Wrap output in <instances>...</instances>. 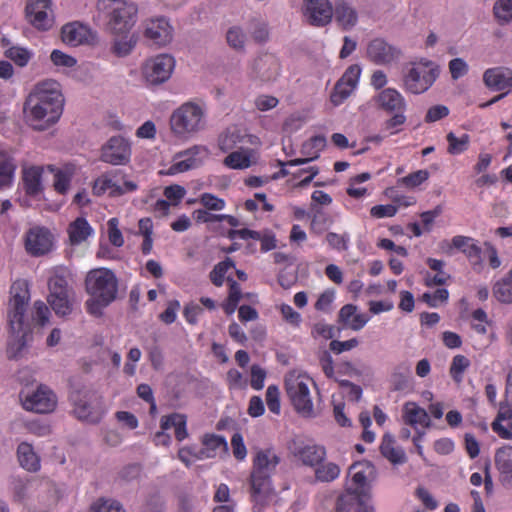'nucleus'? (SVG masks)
Segmentation results:
<instances>
[{
	"label": "nucleus",
	"mask_w": 512,
	"mask_h": 512,
	"mask_svg": "<svg viewBox=\"0 0 512 512\" xmlns=\"http://www.w3.org/2000/svg\"><path fill=\"white\" fill-rule=\"evenodd\" d=\"M63 108L60 84L48 79L37 83L28 94L23 104V115L30 127L43 131L60 119Z\"/></svg>",
	"instance_id": "f257e3e1"
},
{
	"label": "nucleus",
	"mask_w": 512,
	"mask_h": 512,
	"mask_svg": "<svg viewBox=\"0 0 512 512\" xmlns=\"http://www.w3.org/2000/svg\"><path fill=\"white\" fill-rule=\"evenodd\" d=\"M11 298L8 308L9 340L7 344V357L18 358L27 343V336L31 332L27 319V305L30 300L28 285L24 280H16L10 288Z\"/></svg>",
	"instance_id": "f03ea898"
},
{
	"label": "nucleus",
	"mask_w": 512,
	"mask_h": 512,
	"mask_svg": "<svg viewBox=\"0 0 512 512\" xmlns=\"http://www.w3.org/2000/svg\"><path fill=\"white\" fill-rule=\"evenodd\" d=\"M86 292L90 298L85 306L89 314L100 317L103 309L117 297L118 279L108 268H97L88 272L85 279Z\"/></svg>",
	"instance_id": "7ed1b4c3"
},
{
	"label": "nucleus",
	"mask_w": 512,
	"mask_h": 512,
	"mask_svg": "<svg viewBox=\"0 0 512 512\" xmlns=\"http://www.w3.org/2000/svg\"><path fill=\"white\" fill-rule=\"evenodd\" d=\"M97 8L103 13L110 34L132 31L138 18V6L131 0H98Z\"/></svg>",
	"instance_id": "20e7f679"
},
{
	"label": "nucleus",
	"mask_w": 512,
	"mask_h": 512,
	"mask_svg": "<svg viewBox=\"0 0 512 512\" xmlns=\"http://www.w3.org/2000/svg\"><path fill=\"white\" fill-rule=\"evenodd\" d=\"M206 110V104L202 100L184 102L171 114L172 132L184 138L198 133L205 127Z\"/></svg>",
	"instance_id": "39448f33"
},
{
	"label": "nucleus",
	"mask_w": 512,
	"mask_h": 512,
	"mask_svg": "<svg viewBox=\"0 0 512 512\" xmlns=\"http://www.w3.org/2000/svg\"><path fill=\"white\" fill-rule=\"evenodd\" d=\"M279 461L273 450L258 451L254 457L250 482L255 502L263 503L272 494L270 475L275 471Z\"/></svg>",
	"instance_id": "423d86ee"
},
{
	"label": "nucleus",
	"mask_w": 512,
	"mask_h": 512,
	"mask_svg": "<svg viewBox=\"0 0 512 512\" xmlns=\"http://www.w3.org/2000/svg\"><path fill=\"white\" fill-rule=\"evenodd\" d=\"M17 496L27 500L34 512H50L60 498L59 488L48 480L33 481L17 490Z\"/></svg>",
	"instance_id": "0eeeda50"
},
{
	"label": "nucleus",
	"mask_w": 512,
	"mask_h": 512,
	"mask_svg": "<svg viewBox=\"0 0 512 512\" xmlns=\"http://www.w3.org/2000/svg\"><path fill=\"white\" fill-rule=\"evenodd\" d=\"M69 271L65 267H55L48 278V302L54 312L60 316L69 315L72 311L70 299L71 289L68 284Z\"/></svg>",
	"instance_id": "6e6552de"
},
{
	"label": "nucleus",
	"mask_w": 512,
	"mask_h": 512,
	"mask_svg": "<svg viewBox=\"0 0 512 512\" xmlns=\"http://www.w3.org/2000/svg\"><path fill=\"white\" fill-rule=\"evenodd\" d=\"M438 76V66L433 61L421 59L410 63L403 75V86L409 93L422 94L434 84Z\"/></svg>",
	"instance_id": "1a4fd4ad"
},
{
	"label": "nucleus",
	"mask_w": 512,
	"mask_h": 512,
	"mask_svg": "<svg viewBox=\"0 0 512 512\" xmlns=\"http://www.w3.org/2000/svg\"><path fill=\"white\" fill-rule=\"evenodd\" d=\"M137 189L138 184L118 169L101 174L92 184V193L98 197L106 193L113 198L120 197Z\"/></svg>",
	"instance_id": "9d476101"
},
{
	"label": "nucleus",
	"mask_w": 512,
	"mask_h": 512,
	"mask_svg": "<svg viewBox=\"0 0 512 512\" xmlns=\"http://www.w3.org/2000/svg\"><path fill=\"white\" fill-rule=\"evenodd\" d=\"M312 379L296 371L289 372L284 381L285 390L291 404L298 413L310 414L313 402L310 395L309 383Z\"/></svg>",
	"instance_id": "9b49d317"
},
{
	"label": "nucleus",
	"mask_w": 512,
	"mask_h": 512,
	"mask_svg": "<svg viewBox=\"0 0 512 512\" xmlns=\"http://www.w3.org/2000/svg\"><path fill=\"white\" fill-rule=\"evenodd\" d=\"M175 68V59L169 54H159L147 59L142 67V74L146 82L158 85L166 82Z\"/></svg>",
	"instance_id": "f8f14e48"
},
{
	"label": "nucleus",
	"mask_w": 512,
	"mask_h": 512,
	"mask_svg": "<svg viewBox=\"0 0 512 512\" xmlns=\"http://www.w3.org/2000/svg\"><path fill=\"white\" fill-rule=\"evenodd\" d=\"M375 477L376 469L371 462H355L349 467L346 490L369 494V484Z\"/></svg>",
	"instance_id": "ddd939ff"
},
{
	"label": "nucleus",
	"mask_w": 512,
	"mask_h": 512,
	"mask_svg": "<svg viewBox=\"0 0 512 512\" xmlns=\"http://www.w3.org/2000/svg\"><path fill=\"white\" fill-rule=\"evenodd\" d=\"M20 397L23 400V407L34 413H51L57 405L55 393L45 385H39L31 395L23 396V392H21Z\"/></svg>",
	"instance_id": "4468645a"
},
{
	"label": "nucleus",
	"mask_w": 512,
	"mask_h": 512,
	"mask_svg": "<svg viewBox=\"0 0 512 512\" xmlns=\"http://www.w3.org/2000/svg\"><path fill=\"white\" fill-rule=\"evenodd\" d=\"M440 247L447 254H452L453 249L461 251L474 267L482 264V248L472 237L457 235L450 243L446 240L441 242Z\"/></svg>",
	"instance_id": "2eb2a0df"
},
{
	"label": "nucleus",
	"mask_w": 512,
	"mask_h": 512,
	"mask_svg": "<svg viewBox=\"0 0 512 512\" xmlns=\"http://www.w3.org/2000/svg\"><path fill=\"white\" fill-rule=\"evenodd\" d=\"M208 149L202 145H195L179 152L175 156L174 163L169 167L167 174L175 175L199 167L208 156Z\"/></svg>",
	"instance_id": "dca6fc26"
},
{
	"label": "nucleus",
	"mask_w": 512,
	"mask_h": 512,
	"mask_svg": "<svg viewBox=\"0 0 512 512\" xmlns=\"http://www.w3.org/2000/svg\"><path fill=\"white\" fill-rule=\"evenodd\" d=\"M51 0H29L26 5L28 21L38 30L47 31L54 24Z\"/></svg>",
	"instance_id": "f3484780"
},
{
	"label": "nucleus",
	"mask_w": 512,
	"mask_h": 512,
	"mask_svg": "<svg viewBox=\"0 0 512 512\" xmlns=\"http://www.w3.org/2000/svg\"><path fill=\"white\" fill-rule=\"evenodd\" d=\"M303 15L311 26L324 27L333 18V6L329 0H304Z\"/></svg>",
	"instance_id": "a211bd4d"
},
{
	"label": "nucleus",
	"mask_w": 512,
	"mask_h": 512,
	"mask_svg": "<svg viewBox=\"0 0 512 512\" xmlns=\"http://www.w3.org/2000/svg\"><path fill=\"white\" fill-rule=\"evenodd\" d=\"M360 74L361 68L357 64L346 69L330 95V100L334 106H339L350 96L358 84Z\"/></svg>",
	"instance_id": "6ab92c4d"
},
{
	"label": "nucleus",
	"mask_w": 512,
	"mask_h": 512,
	"mask_svg": "<svg viewBox=\"0 0 512 512\" xmlns=\"http://www.w3.org/2000/svg\"><path fill=\"white\" fill-rule=\"evenodd\" d=\"M401 50L382 38L371 40L367 46V57L376 65H389L397 61Z\"/></svg>",
	"instance_id": "aec40b11"
},
{
	"label": "nucleus",
	"mask_w": 512,
	"mask_h": 512,
	"mask_svg": "<svg viewBox=\"0 0 512 512\" xmlns=\"http://www.w3.org/2000/svg\"><path fill=\"white\" fill-rule=\"evenodd\" d=\"M280 68L278 58L273 54L265 53L253 61L248 75L250 79L271 81L279 75Z\"/></svg>",
	"instance_id": "412c9836"
},
{
	"label": "nucleus",
	"mask_w": 512,
	"mask_h": 512,
	"mask_svg": "<svg viewBox=\"0 0 512 512\" xmlns=\"http://www.w3.org/2000/svg\"><path fill=\"white\" fill-rule=\"evenodd\" d=\"M53 246V236L47 228L33 227L25 238V248L32 256H41L48 253Z\"/></svg>",
	"instance_id": "4be33fe9"
},
{
	"label": "nucleus",
	"mask_w": 512,
	"mask_h": 512,
	"mask_svg": "<svg viewBox=\"0 0 512 512\" xmlns=\"http://www.w3.org/2000/svg\"><path fill=\"white\" fill-rule=\"evenodd\" d=\"M336 512H373L369 494L345 490L337 499Z\"/></svg>",
	"instance_id": "5701e85b"
},
{
	"label": "nucleus",
	"mask_w": 512,
	"mask_h": 512,
	"mask_svg": "<svg viewBox=\"0 0 512 512\" xmlns=\"http://www.w3.org/2000/svg\"><path fill=\"white\" fill-rule=\"evenodd\" d=\"M130 145L120 136L112 137L102 148L101 159L113 165H122L129 161Z\"/></svg>",
	"instance_id": "b1692460"
},
{
	"label": "nucleus",
	"mask_w": 512,
	"mask_h": 512,
	"mask_svg": "<svg viewBox=\"0 0 512 512\" xmlns=\"http://www.w3.org/2000/svg\"><path fill=\"white\" fill-rule=\"evenodd\" d=\"M144 36L155 45L165 46L172 40L173 28L164 17L149 19L145 23Z\"/></svg>",
	"instance_id": "393cba45"
},
{
	"label": "nucleus",
	"mask_w": 512,
	"mask_h": 512,
	"mask_svg": "<svg viewBox=\"0 0 512 512\" xmlns=\"http://www.w3.org/2000/svg\"><path fill=\"white\" fill-rule=\"evenodd\" d=\"M62 41L72 47L90 44L94 40L92 30L78 21L65 24L61 29Z\"/></svg>",
	"instance_id": "a878e982"
},
{
	"label": "nucleus",
	"mask_w": 512,
	"mask_h": 512,
	"mask_svg": "<svg viewBox=\"0 0 512 512\" xmlns=\"http://www.w3.org/2000/svg\"><path fill=\"white\" fill-rule=\"evenodd\" d=\"M43 173L44 166L40 165H29L22 168L21 179L26 196L39 199L43 194Z\"/></svg>",
	"instance_id": "bb28decb"
},
{
	"label": "nucleus",
	"mask_w": 512,
	"mask_h": 512,
	"mask_svg": "<svg viewBox=\"0 0 512 512\" xmlns=\"http://www.w3.org/2000/svg\"><path fill=\"white\" fill-rule=\"evenodd\" d=\"M291 450L302 464L310 467H316L326 457L325 448L316 444L294 442Z\"/></svg>",
	"instance_id": "cd10ccee"
},
{
	"label": "nucleus",
	"mask_w": 512,
	"mask_h": 512,
	"mask_svg": "<svg viewBox=\"0 0 512 512\" xmlns=\"http://www.w3.org/2000/svg\"><path fill=\"white\" fill-rule=\"evenodd\" d=\"M485 85L496 91H503L512 88V69L505 67H494L487 69L483 74Z\"/></svg>",
	"instance_id": "c85d7f7f"
},
{
	"label": "nucleus",
	"mask_w": 512,
	"mask_h": 512,
	"mask_svg": "<svg viewBox=\"0 0 512 512\" xmlns=\"http://www.w3.org/2000/svg\"><path fill=\"white\" fill-rule=\"evenodd\" d=\"M326 146V138L322 135L311 137L302 145L301 153L305 158H297L281 163L282 166H298L313 161L319 157L320 152Z\"/></svg>",
	"instance_id": "c756f323"
},
{
	"label": "nucleus",
	"mask_w": 512,
	"mask_h": 512,
	"mask_svg": "<svg viewBox=\"0 0 512 512\" xmlns=\"http://www.w3.org/2000/svg\"><path fill=\"white\" fill-rule=\"evenodd\" d=\"M378 106L388 113L405 111L406 101L401 93L394 88L383 89L376 97Z\"/></svg>",
	"instance_id": "7c9ffc66"
},
{
	"label": "nucleus",
	"mask_w": 512,
	"mask_h": 512,
	"mask_svg": "<svg viewBox=\"0 0 512 512\" xmlns=\"http://www.w3.org/2000/svg\"><path fill=\"white\" fill-rule=\"evenodd\" d=\"M333 16L337 24L345 31L352 29L358 22L357 11L344 0L335 3Z\"/></svg>",
	"instance_id": "2f4dec72"
},
{
	"label": "nucleus",
	"mask_w": 512,
	"mask_h": 512,
	"mask_svg": "<svg viewBox=\"0 0 512 512\" xmlns=\"http://www.w3.org/2000/svg\"><path fill=\"white\" fill-rule=\"evenodd\" d=\"M369 320L367 314L357 313V306L353 304H346L339 311V321L353 331L361 330Z\"/></svg>",
	"instance_id": "473e14b6"
},
{
	"label": "nucleus",
	"mask_w": 512,
	"mask_h": 512,
	"mask_svg": "<svg viewBox=\"0 0 512 512\" xmlns=\"http://www.w3.org/2000/svg\"><path fill=\"white\" fill-rule=\"evenodd\" d=\"M495 465L502 483L512 487V446H504L496 452Z\"/></svg>",
	"instance_id": "72a5a7b5"
},
{
	"label": "nucleus",
	"mask_w": 512,
	"mask_h": 512,
	"mask_svg": "<svg viewBox=\"0 0 512 512\" xmlns=\"http://www.w3.org/2000/svg\"><path fill=\"white\" fill-rule=\"evenodd\" d=\"M69 399L78 416H89L92 413L91 406L97 400V395L91 390L81 389L72 391Z\"/></svg>",
	"instance_id": "f704fd0d"
},
{
	"label": "nucleus",
	"mask_w": 512,
	"mask_h": 512,
	"mask_svg": "<svg viewBox=\"0 0 512 512\" xmlns=\"http://www.w3.org/2000/svg\"><path fill=\"white\" fill-rule=\"evenodd\" d=\"M203 448L199 458H213L225 454L228 450L226 439L220 435L207 434L202 440Z\"/></svg>",
	"instance_id": "c9c22d12"
},
{
	"label": "nucleus",
	"mask_w": 512,
	"mask_h": 512,
	"mask_svg": "<svg viewBox=\"0 0 512 512\" xmlns=\"http://www.w3.org/2000/svg\"><path fill=\"white\" fill-rule=\"evenodd\" d=\"M430 418H405L404 426L400 430V437L408 439L411 437V430L414 429L416 436H413V442L418 449L419 454H422V447L419 445V440L425 433V429L430 426Z\"/></svg>",
	"instance_id": "e433bc0d"
},
{
	"label": "nucleus",
	"mask_w": 512,
	"mask_h": 512,
	"mask_svg": "<svg viewBox=\"0 0 512 512\" xmlns=\"http://www.w3.org/2000/svg\"><path fill=\"white\" fill-rule=\"evenodd\" d=\"M17 459L20 466L29 472H37L41 467L40 457L34 451L33 446L27 442L18 445Z\"/></svg>",
	"instance_id": "4c0bfd02"
},
{
	"label": "nucleus",
	"mask_w": 512,
	"mask_h": 512,
	"mask_svg": "<svg viewBox=\"0 0 512 512\" xmlns=\"http://www.w3.org/2000/svg\"><path fill=\"white\" fill-rule=\"evenodd\" d=\"M114 39L111 47V51L117 57H125L129 55L135 48L138 37L131 31L122 34H112Z\"/></svg>",
	"instance_id": "58836bf2"
},
{
	"label": "nucleus",
	"mask_w": 512,
	"mask_h": 512,
	"mask_svg": "<svg viewBox=\"0 0 512 512\" xmlns=\"http://www.w3.org/2000/svg\"><path fill=\"white\" fill-rule=\"evenodd\" d=\"M16 168L14 157L6 151H0V190L11 187Z\"/></svg>",
	"instance_id": "ea45409f"
},
{
	"label": "nucleus",
	"mask_w": 512,
	"mask_h": 512,
	"mask_svg": "<svg viewBox=\"0 0 512 512\" xmlns=\"http://www.w3.org/2000/svg\"><path fill=\"white\" fill-rule=\"evenodd\" d=\"M93 228L83 217L76 218L68 226L69 240L72 245H79L93 234Z\"/></svg>",
	"instance_id": "a19ab883"
},
{
	"label": "nucleus",
	"mask_w": 512,
	"mask_h": 512,
	"mask_svg": "<svg viewBox=\"0 0 512 512\" xmlns=\"http://www.w3.org/2000/svg\"><path fill=\"white\" fill-rule=\"evenodd\" d=\"M381 454L395 465L404 464L407 460L404 450L395 444L391 435H385L380 445Z\"/></svg>",
	"instance_id": "79ce46f5"
},
{
	"label": "nucleus",
	"mask_w": 512,
	"mask_h": 512,
	"mask_svg": "<svg viewBox=\"0 0 512 512\" xmlns=\"http://www.w3.org/2000/svg\"><path fill=\"white\" fill-rule=\"evenodd\" d=\"M253 151L249 148L230 152L223 160L224 166L234 170H244L252 166Z\"/></svg>",
	"instance_id": "37998d69"
},
{
	"label": "nucleus",
	"mask_w": 512,
	"mask_h": 512,
	"mask_svg": "<svg viewBox=\"0 0 512 512\" xmlns=\"http://www.w3.org/2000/svg\"><path fill=\"white\" fill-rule=\"evenodd\" d=\"M493 296L503 304H512V268L492 287Z\"/></svg>",
	"instance_id": "c03bdc74"
},
{
	"label": "nucleus",
	"mask_w": 512,
	"mask_h": 512,
	"mask_svg": "<svg viewBox=\"0 0 512 512\" xmlns=\"http://www.w3.org/2000/svg\"><path fill=\"white\" fill-rule=\"evenodd\" d=\"M47 169L54 174V190L61 195H65L71 185L73 170L69 167L58 169L54 165H48Z\"/></svg>",
	"instance_id": "a18cd8bd"
},
{
	"label": "nucleus",
	"mask_w": 512,
	"mask_h": 512,
	"mask_svg": "<svg viewBox=\"0 0 512 512\" xmlns=\"http://www.w3.org/2000/svg\"><path fill=\"white\" fill-rule=\"evenodd\" d=\"M210 210L205 209H196L193 212V218L198 223H211V222H222L226 221L231 227H237L239 225V220L227 214H212L209 212Z\"/></svg>",
	"instance_id": "49530a36"
},
{
	"label": "nucleus",
	"mask_w": 512,
	"mask_h": 512,
	"mask_svg": "<svg viewBox=\"0 0 512 512\" xmlns=\"http://www.w3.org/2000/svg\"><path fill=\"white\" fill-rule=\"evenodd\" d=\"M247 135H244L240 129L233 127L228 128L222 133L218 140V145L221 151L228 152L234 149L238 144L244 142Z\"/></svg>",
	"instance_id": "de8ad7c7"
},
{
	"label": "nucleus",
	"mask_w": 512,
	"mask_h": 512,
	"mask_svg": "<svg viewBox=\"0 0 512 512\" xmlns=\"http://www.w3.org/2000/svg\"><path fill=\"white\" fill-rule=\"evenodd\" d=\"M340 467L333 462L320 463L315 468V478L320 482H332L340 475Z\"/></svg>",
	"instance_id": "09e8293b"
},
{
	"label": "nucleus",
	"mask_w": 512,
	"mask_h": 512,
	"mask_svg": "<svg viewBox=\"0 0 512 512\" xmlns=\"http://www.w3.org/2000/svg\"><path fill=\"white\" fill-rule=\"evenodd\" d=\"M470 364V360L464 355L458 354L453 357L449 374L455 383L460 384L463 381L464 373Z\"/></svg>",
	"instance_id": "8fccbe9b"
},
{
	"label": "nucleus",
	"mask_w": 512,
	"mask_h": 512,
	"mask_svg": "<svg viewBox=\"0 0 512 512\" xmlns=\"http://www.w3.org/2000/svg\"><path fill=\"white\" fill-rule=\"evenodd\" d=\"M446 140L448 142L447 152L450 155L462 154L469 148V134H463L461 137H457L453 132H449L446 135Z\"/></svg>",
	"instance_id": "3c124183"
},
{
	"label": "nucleus",
	"mask_w": 512,
	"mask_h": 512,
	"mask_svg": "<svg viewBox=\"0 0 512 512\" xmlns=\"http://www.w3.org/2000/svg\"><path fill=\"white\" fill-rule=\"evenodd\" d=\"M4 56L13 61L17 66L25 67L30 62L32 53L27 48L11 46L4 51Z\"/></svg>",
	"instance_id": "603ef678"
},
{
	"label": "nucleus",
	"mask_w": 512,
	"mask_h": 512,
	"mask_svg": "<svg viewBox=\"0 0 512 512\" xmlns=\"http://www.w3.org/2000/svg\"><path fill=\"white\" fill-rule=\"evenodd\" d=\"M490 324L491 321L484 309L477 308L471 313V327L476 333L485 335Z\"/></svg>",
	"instance_id": "864d4df0"
},
{
	"label": "nucleus",
	"mask_w": 512,
	"mask_h": 512,
	"mask_svg": "<svg viewBox=\"0 0 512 512\" xmlns=\"http://www.w3.org/2000/svg\"><path fill=\"white\" fill-rule=\"evenodd\" d=\"M232 267H234V263L230 258H226L224 261L216 264L209 275L211 282L216 287H221L224 283L226 273Z\"/></svg>",
	"instance_id": "5fc2aeb1"
},
{
	"label": "nucleus",
	"mask_w": 512,
	"mask_h": 512,
	"mask_svg": "<svg viewBox=\"0 0 512 512\" xmlns=\"http://www.w3.org/2000/svg\"><path fill=\"white\" fill-rule=\"evenodd\" d=\"M161 429H173L175 437L182 441L187 437L186 422L184 418H165L161 423Z\"/></svg>",
	"instance_id": "6e6d98bb"
},
{
	"label": "nucleus",
	"mask_w": 512,
	"mask_h": 512,
	"mask_svg": "<svg viewBox=\"0 0 512 512\" xmlns=\"http://www.w3.org/2000/svg\"><path fill=\"white\" fill-rule=\"evenodd\" d=\"M325 241L331 249L342 252L348 249L350 236L346 232L342 234L328 232Z\"/></svg>",
	"instance_id": "4d7b16f0"
},
{
	"label": "nucleus",
	"mask_w": 512,
	"mask_h": 512,
	"mask_svg": "<svg viewBox=\"0 0 512 512\" xmlns=\"http://www.w3.org/2000/svg\"><path fill=\"white\" fill-rule=\"evenodd\" d=\"M25 426L30 433L39 437L46 436L51 432V425L47 418H29Z\"/></svg>",
	"instance_id": "13d9d810"
},
{
	"label": "nucleus",
	"mask_w": 512,
	"mask_h": 512,
	"mask_svg": "<svg viewBox=\"0 0 512 512\" xmlns=\"http://www.w3.org/2000/svg\"><path fill=\"white\" fill-rule=\"evenodd\" d=\"M49 317V307L41 300L35 301L32 309V322L42 327L49 322Z\"/></svg>",
	"instance_id": "bf43d9fd"
},
{
	"label": "nucleus",
	"mask_w": 512,
	"mask_h": 512,
	"mask_svg": "<svg viewBox=\"0 0 512 512\" xmlns=\"http://www.w3.org/2000/svg\"><path fill=\"white\" fill-rule=\"evenodd\" d=\"M385 195L392 200L394 203L393 205H395L397 209L401 207L407 208L409 206H413L417 202L416 197L399 194V192L393 187L387 188L385 190Z\"/></svg>",
	"instance_id": "052dcab7"
},
{
	"label": "nucleus",
	"mask_w": 512,
	"mask_h": 512,
	"mask_svg": "<svg viewBox=\"0 0 512 512\" xmlns=\"http://www.w3.org/2000/svg\"><path fill=\"white\" fill-rule=\"evenodd\" d=\"M449 298V292L446 288H438L433 293L426 292L422 295V300L429 307H438L439 305L446 303Z\"/></svg>",
	"instance_id": "680f3d73"
},
{
	"label": "nucleus",
	"mask_w": 512,
	"mask_h": 512,
	"mask_svg": "<svg viewBox=\"0 0 512 512\" xmlns=\"http://www.w3.org/2000/svg\"><path fill=\"white\" fill-rule=\"evenodd\" d=\"M428 178L429 172L427 170H418L402 177L398 182L407 188H415L427 181Z\"/></svg>",
	"instance_id": "e2e57ef3"
},
{
	"label": "nucleus",
	"mask_w": 512,
	"mask_h": 512,
	"mask_svg": "<svg viewBox=\"0 0 512 512\" xmlns=\"http://www.w3.org/2000/svg\"><path fill=\"white\" fill-rule=\"evenodd\" d=\"M495 17L502 23L512 20V0H498L494 5Z\"/></svg>",
	"instance_id": "0e129e2a"
},
{
	"label": "nucleus",
	"mask_w": 512,
	"mask_h": 512,
	"mask_svg": "<svg viewBox=\"0 0 512 512\" xmlns=\"http://www.w3.org/2000/svg\"><path fill=\"white\" fill-rule=\"evenodd\" d=\"M268 410L273 414L280 413V392L276 385H269L265 395Z\"/></svg>",
	"instance_id": "69168bd1"
},
{
	"label": "nucleus",
	"mask_w": 512,
	"mask_h": 512,
	"mask_svg": "<svg viewBox=\"0 0 512 512\" xmlns=\"http://www.w3.org/2000/svg\"><path fill=\"white\" fill-rule=\"evenodd\" d=\"M199 202L201 205L204 206V208L210 211H220L223 210L226 206V202L224 199L219 198L218 196L212 193L201 194Z\"/></svg>",
	"instance_id": "338daca9"
},
{
	"label": "nucleus",
	"mask_w": 512,
	"mask_h": 512,
	"mask_svg": "<svg viewBox=\"0 0 512 512\" xmlns=\"http://www.w3.org/2000/svg\"><path fill=\"white\" fill-rule=\"evenodd\" d=\"M492 429L503 439L512 438V418H495Z\"/></svg>",
	"instance_id": "774afa93"
}]
</instances>
